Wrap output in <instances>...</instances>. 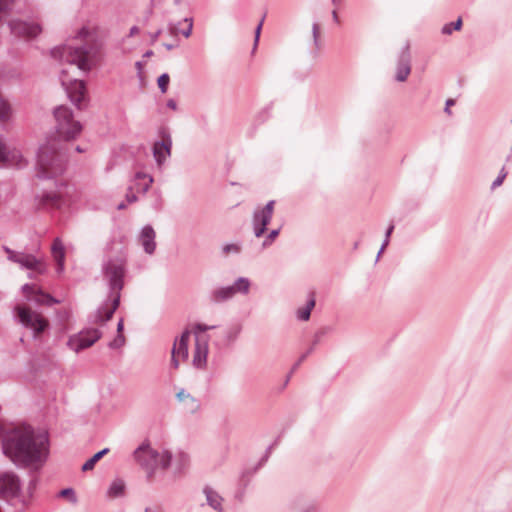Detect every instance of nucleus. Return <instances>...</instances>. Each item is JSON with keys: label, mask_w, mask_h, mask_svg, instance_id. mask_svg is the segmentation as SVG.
Segmentation results:
<instances>
[{"label": "nucleus", "mask_w": 512, "mask_h": 512, "mask_svg": "<svg viewBox=\"0 0 512 512\" xmlns=\"http://www.w3.org/2000/svg\"><path fill=\"white\" fill-rule=\"evenodd\" d=\"M53 114L57 138L49 139L39 147L35 168L38 179H55V191H43L35 196L38 207L47 210L59 209L65 202L67 192L63 189L68 185L63 180H57L65 172L68 162L67 147L63 142L76 139L82 131L81 123L74 119L69 107L58 106Z\"/></svg>", "instance_id": "obj_1"}, {"label": "nucleus", "mask_w": 512, "mask_h": 512, "mask_svg": "<svg viewBox=\"0 0 512 512\" xmlns=\"http://www.w3.org/2000/svg\"><path fill=\"white\" fill-rule=\"evenodd\" d=\"M0 441L3 453L14 462L42 464L48 457V434L36 433L30 426L7 429L0 423Z\"/></svg>", "instance_id": "obj_2"}, {"label": "nucleus", "mask_w": 512, "mask_h": 512, "mask_svg": "<svg viewBox=\"0 0 512 512\" xmlns=\"http://www.w3.org/2000/svg\"><path fill=\"white\" fill-rule=\"evenodd\" d=\"M127 256L121 248L115 257L108 255L107 260L102 265L104 278L108 281L111 293L112 305L108 307L103 305L89 316L90 323L98 324L109 321L120 304V292L124 287V278L126 275Z\"/></svg>", "instance_id": "obj_3"}, {"label": "nucleus", "mask_w": 512, "mask_h": 512, "mask_svg": "<svg viewBox=\"0 0 512 512\" xmlns=\"http://www.w3.org/2000/svg\"><path fill=\"white\" fill-rule=\"evenodd\" d=\"M78 37L83 41L82 44L63 45L51 50V56L60 61L75 64L84 71H90L96 65L99 58V44L89 35L86 28H82Z\"/></svg>", "instance_id": "obj_4"}, {"label": "nucleus", "mask_w": 512, "mask_h": 512, "mask_svg": "<svg viewBox=\"0 0 512 512\" xmlns=\"http://www.w3.org/2000/svg\"><path fill=\"white\" fill-rule=\"evenodd\" d=\"M134 457L137 463L146 471L148 479L154 475L156 470L167 469L172 460V455L169 451L159 453L145 444H142L134 451Z\"/></svg>", "instance_id": "obj_5"}, {"label": "nucleus", "mask_w": 512, "mask_h": 512, "mask_svg": "<svg viewBox=\"0 0 512 512\" xmlns=\"http://www.w3.org/2000/svg\"><path fill=\"white\" fill-rule=\"evenodd\" d=\"M14 311L18 322L23 327L32 330L34 339H37L49 328L48 319L41 313L32 310L29 306L17 305Z\"/></svg>", "instance_id": "obj_6"}, {"label": "nucleus", "mask_w": 512, "mask_h": 512, "mask_svg": "<svg viewBox=\"0 0 512 512\" xmlns=\"http://www.w3.org/2000/svg\"><path fill=\"white\" fill-rule=\"evenodd\" d=\"M250 280L246 277H239L230 286H222L213 289L209 293V301L214 304H220L232 299L237 293L246 295L250 290Z\"/></svg>", "instance_id": "obj_7"}, {"label": "nucleus", "mask_w": 512, "mask_h": 512, "mask_svg": "<svg viewBox=\"0 0 512 512\" xmlns=\"http://www.w3.org/2000/svg\"><path fill=\"white\" fill-rule=\"evenodd\" d=\"M3 249L7 254L8 260L19 264L21 268L33 270L38 274H43L46 271V266L44 263L34 255L24 252H17L7 246H4Z\"/></svg>", "instance_id": "obj_8"}, {"label": "nucleus", "mask_w": 512, "mask_h": 512, "mask_svg": "<svg viewBox=\"0 0 512 512\" xmlns=\"http://www.w3.org/2000/svg\"><path fill=\"white\" fill-rule=\"evenodd\" d=\"M66 72L62 71L60 78L61 84L64 87L70 101L78 108L82 109V103L86 101V85L83 80L73 79L67 80L65 78Z\"/></svg>", "instance_id": "obj_9"}, {"label": "nucleus", "mask_w": 512, "mask_h": 512, "mask_svg": "<svg viewBox=\"0 0 512 512\" xmlns=\"http://www.w3.org/2000/svg\"><path fill=\"white\" fill-rule=\"evenodd\" d=\"M101 338V332L96 328H89L80 331L78 334L69 337L68 347L76 353L89 348Z\"/></svg>", "instance_id": "obj_10"}, {"label": "nucleus", "mask_w": 512, "mask_h": 512, "mask_svg": "<svg viewBox=\"0 0 512 512\" xmlns=\"http://www.w3.org/2000/svg\"><path fill=\"white\" fill-rule=\"evenodd\" d=\"M275 201L270 200L264 207L257 208L253 212L252 224L256 237H261L267 230L274 213Z\"/></svg>", "instance_id": "obj_11"}, {"label": "nucleus", "mask_w": 512, "mask_h": 512, "mask_svg": "<svg viewBox=\"0 0 512 512\" xmlns=\"http://www.w3.org/2000/svg\"><path fill=\"white\" fill-rule=\"evenodd\" d=\"M190 331L185 329L180 337H177L173 343L171 350V366L178 369L180 362L188 359V342L190 339Z\"/></svg>", "instance_id": "obj_12"}, {"label": "nucleus", "mask_w": 512, "mask_h": 512, "mask_svg": "<svg viewBox=\"0 0 512 512\" xmlns=\"http://www.w3.org/2000/svg\"><path fill=\"white\" fill-rule=\"evenodd\" d=\"M20 480L11 472L0 474V499L9 500L18 496Z\"/></svg>", "instance_id": "obj_13"}, {"label": "nucleus", "mask_w": 512, "mask_h": 512, "mask_svg": "<svg viewBox=\"0 0 512 512\" xmlns=\"http://www.w3.org/2000/svg\"><path fill=\"white\" fill-rule=\"evenodd\" d=\"M8 26L11 33L19 38H34L41 32V27L38 24L20 19L10 20Z\"/></svg>", "instance_id": "obj_14"}, {"label": "nucleus", "mask_w": 512, "mask_h": 512, "mask_svg": "<svg viewBox=\"0 0 512 512\" xmlns=\"http://www.w3.org/2000/svg\"><path fill=\"white\" fill-rule=\"evenodd\" d=\"M22 291L28 300L34 301L39 305L52 306L54 304L60 303L59 300L50 294L43 292L34 284H24L22 286Z\"/></svg>", "instance_id": "obj_15"}, {"label": "nucleus", "mask_w": 512, "mask_h": 512, "mask_svg": "<svg viewBox=\"0 0 512 512\" xmlns=\"http://www.w3.org/2000/svg\"><path fill=\"white\" fill-rule=\"evenodd\" d=\"M27 165L26 160L23 158L20 151L13 149L9 150L6 145L0 139V166L10 167L14 166L22 168Z\"/></svg>", "instance_id": "obj_16"}, {"label": "nucleus", "mask_w": 512, "mask_h": 512, "mask_svg": "<svg viewBox=\"0 0 512 512\" xmlns=\"http://www.w3.org/2000/svg\"><path fill=\"white\" fill-rule=\"evenodd\" d=\"M411 73V53L410 44L407 42L402 48L397 61V69L395 79L399 82L407 80Z\"/></svg>", "instance_id": "obj_17"}, {"label": "nucleus", "mask_w": 512, "mask_h": 512, "mask_svg": "<svg viewBox=\"0 0 512 512\" xmlns=\"http://www.w3.org/2000/svg\"><path fill=\"white\" fill-rule=\"evenodd\" d=\"M172 139L170 135L163 134L161 141H156L153 144V156L158 166L163 165L168 157L171 155Z\"/></svg>", "instance_id": "obj_18"}, {"label": "nucleus", "mask_w": 512, "mask_h": 512, "mask_svg": "<svg viewBox=\"0 0 512 512\" xmlns=\"http://www.w3.org/2000/svg\"><path fill=\"white\" fill-rule=\"evenodd\" d=\"M208 352V341L196 336L192 360L193 366L198 369H204L207 365Z\"/></svg>", "instance_id": "obj_19"}, {"label": "nucleus", "mask_w": 512, "mask_h": 512, "mask_svg": "<svg viewBox=\"0 0 512 512\" xmlns=\"http://www.w3.org/2000/svg\"><path fill=\"white\" fill-rule=\"evenodd\" d=\"M156 233L152 226L146 225L142 228L141 234H140V243L144 249V251L152 255L155 252L156 249V242H155Z\"/></svg>", "instance_id": "obj_20"}, {"label": "nucleus", "mask_w": 512, "mask_h": 512, "mask_svg": "<svg viewBox=\"0 0 512 512\" xmlns=\"http://www.w3.org/2000/svg\"><path fill=\"white\" fill-rule=\"evenodd\" d=\"M152 183V176L143 172H137L135 174L132 185L129 187V190H135L137 193L146 194Z\"/></svg>", "instance_id": "obj_21"}, {"label": "nucleus", "mask_w": 512, "mask_h": 512, "mask_svg": "<svg viewBox=\"0 0 512 512\" xmlns=\"http://www.w3.org/2000/svg\"><path fill=\"white\" fill-rule=\"evenodd\" d=\"M176 398L184 404L185 410L189 413H194L200 408V402L184 389L177 393Z\"/></svg>", "instance_id": "obj_22"}, {"label": "nucleus", "mask_w": 512, "mask_h": 512, "mask_svg": "<svg viewBox=\"0 0 512 512\" xmlns=\"http://www.w3.org/2000/svg\"><path fill=\"white\" fill-rule=\"evenodd\" d=\"M203 493L206 496L207 504L217 512H224L222 502L223 498L210 486H205Z\"/></svg>", "instance_id": "obj_23"}, {"label": "nucleus", "mask_w": 512, "mask_h": 512, "mask_svg": "<svg viewBox=\"0 0 512 512\" xmlns=\"http://www.w3.org/2000/svg\"><path fill=\"white\" fill-rule=\"evenodd\" d=\"M241 331H242L241 324L236 323V324L229 326L228 328H226L223 331L222 339L220 340L219 344L222 346H229V345L233 344L239 337Z\"/></svg>", "instance_id": "obj_24"}, {"label": "nucleus", "mask_w": 512, "mask_h": 512, "mask_svg": "<svg viewBox=\"0 0 512 512\" xmlns=\"http://www.w3.org/2000/svg\"><path fill=\"white\" fill-rule=\"evenodd\" d=\"M51 251L57 263V271L60 273L64 269L65 249L62 241L59 238L54 239Z\"/></svg>", "instance_id": "obj_25"}, {"label": "nucleus", "mask_w": 512, "mask_h": 512, "mask_svg": "<svg viewBox=\"0 0 512 512\" xmlns=\"http://www.w3.org/2000/svg\"><path fill=\"white\" fill-rule=\"evenodd\" d=\"M186 24V27L178 30L176 26L170 25V33L173 35H177L178 33H181L185 38H189L192 34L193 30V18L186 17L183 19L182 22H179V24Z\"/></svg>", "instance_id": "obj_26"}, {"label": "nucleus", "mask_w": 512, "mask_h": 512, "mask_svg": "<svg viewBox=\"0 0 512 512\" xmlns=\"http://www.w3.org/2000/svg\"><path fill=\"white\" fill-rule=\"evenodd\" d=\"M315 306V298L314 295L311 294L309 300L306 303V306L298 309L297 317L299 320L307 321L310 318L311 311Z\"/></svg>", "instance_id": "obj_27"}, {"label": "nucleus", "mask_w": 512, "mask_h": 512, "mask_svg": "<svg viewBox=\"0 0 512 512\" xmlns=\"http://www.w3.org/2000/svg\"><path fill=\"white\" fill-rule=\"evenodd\" d=\"M109 452L108 448H104L97 453H95L91 458H89L83 465L82 471H90L94 468L95 464L102 459Z\"/></svg>", "instance_id": "obj_28"}, {"label": "nucleus", "mask_w": 512, "mask_h": 512, "mask_svg": "<svg viewBox=\"0 0 512 512\" xmlns=\"http://www.w3.org/2000/svg\"><path fill=\"white\" fill-rule=\"evenodd\" d=\"M176 472L181 473L189 465V456L184 452H179L175 458Z\"/></svg>", "instance_id": "obj_29"}, {"label": "nucleus", "mask_w": 512, "mask_h": 512, "mask_svg": "<svg viewBox=\"0 0 512 512\" xmlns=\"http://www.w3.org/2000/svg\"><path fill=\"white\" fill-rule=\"evenodd\" d=\"M11 114V107L10 104L0 97V121H5L9 119Z\"/></svg>", "instance_id": "obj_30"}, {"label": "nucleus", "mask_w": 512, "mask_h": 512, "mask_svg": "<svg viewBox=\"0 0 512 512\" xmlns=\"http://www.w3.org/2000/svg\"><path fill=\"white\" fill-rule=\"evenodd\" d=\"M462 27V19L458 18L455 22L447 23L442 28V33L449 35L453 30H460Z\"/></svg>", "instance_id": "obj_31"}, {"label": "nucleus", "mask_w": 512, "mask_h": 512, "mask_svg": "<svg viewBox=\"0 0 512 512\" xmlns=\"http://www.w3.org/2000/svg\"><path fill=\"white\" fill-rule=\"evenodd\" d=\"M124 492V483L122 481H114L109 488V494L118 497Z\"/></svg>", "instance_id": "obj_32"}, {"label": "nucleus", "mask_w": 512, "mask_h": 512, "mask_svg": "<svg viewBox=\"0 0 512 512\" xmlns=\"http://www.w3.org/2000/svg\"><path fill=\"white\" fill-rule=\"evenodd\" d=\"M241 252V245L239 243L225 244L222 247V253L224 255L239 254Z\"/></svg>", "instance_id": "obj_33"}, {"label": "nucleus", "mask_w": 512, "mask_h": 512, "mask_svg": "<svg viewBox=\"0 0 512 512\" xmlns=\"http://www.w3.org/2000/svg\"><path fill=\"white\" fill-rule=\"evenodd\" d=\"M169 82H170V77L167 73H163L158 77L157 84L162 93L167 92Z\"/></svg>", "instance_id": "obj_34"}, {"label": "nucleus", "mask_w": 512, "mask_h": 512, "mask_svg": "<svg viewBox=\"0 0 512 512\" xmlns=\"http://www.w3.org/2000/svg\"><path fill=\"white\" fill-rule=\"evenodd\" d=\"M59 496L63 498H67L71 503H77V496L75 491L72 488H65L59 492Z\"/></svg>", "instance_id": "obj_35"}, {"label": "nucleus", "mask_w": 512, "mask_h": 512, "mask_svg": "<svg viewBox=\"0 0 512 512\" xmlns=\"http://www.w3.org/2000/svg\"><path fill=\"white\" fill-rule=\"evenodd\" d=\"M394 230V224H390L389 227L387 228L386 230V233H385V239L382 243V246L377 254V260L379 259L380 255L383 253V251L385 250V248L388 246L389 244V239H390V236L392 234Z\"/></svg>", "instance_id": "obj_36"}, {"label": "nucleus", "mask_w": 512, "mask_h": 512, "mask_svg": "<svg viewBox=\"0 0 512 512\" xmlns=\"http://www.w3.org/2000/svg\"><path fill=\"white\" fill-rule=\"evenodd\" d=\"M507 171L505 169V167H502V169L500 170L499 172V175L497 176V178L493 181L492 185H491V189L494 190L496 189L497 187L501 186L503 181L505 180V178L507 177Z\"/></svg>", "instance_id": "obj_37"}, {"label": "nucleus", "mask_w": 512, "mask_h": 512, "mask_svg": "<svg viewBox=\"0 0 512 512\" xmlns=\"http://www.w3.org/2000/svg\"><path fill=\"white\" fill-rule=\"evenodd\" d=\"M312 36L313 42L317 49L320 48V25L318 23H313L312 25Z\"/></svg>", "instance_id": "obj_38"}, {"label": "nucleus", "mask_w": 512, "mask_h": 512, "mask_svg": "<svg viewBox=\"0 0 512 512\" xmlns=\"http://www.w3.org/2000/svg\"><path fill=\"white\" fill-rule=\"evenodd\" d=\"M279 232H280V228L271 230L270 233L265 238V240L263 241L262 246L264 248L270 246L273 243V241L277 238V236L279 235Z\"/></svg>", "instance_id": "obj_39"}, {"label": "nucleus", "mask_w": 512, "mask_h": 512, "mask_svg": "<svg viewBox=\"0 0 512 512\" xmlns=\"http://www.w3.org/2000/svg\"><path fill=\"white\" fill-rule=\"evenodd\" d=\"M125 343V337L123 334H117L113 341L109 343V347L112 349L120 348Z\"/></svg>", "instance_id": "obj_40"}, {"label": "nucleus", "mask_w": 512, "mask_h": 512, "mask_svg": "<svg viewBox=\"0 0 512 512\" xmlns=\"http://www.w3.org/2000/svg\"><path fill=\"white\" fill-rule=\"evenodd\" d=\"M328 332H329V328H327V327H324V328H321L320 330H318L314 335L312 345L315 347L317 344H319L322 337H324Z\"/></svg>", "instance_id": "obj_41"}, {"label": "nucleus", "mask_w": 512, "mask_h": 512, "mask_svg": "<svg viewBox=\"0 0 512 512\" xmlns=\"http://www.w3.org/2000/svg\"><path fill=\"white\" fill-rule=\"evenodd\" d=\"M308 357V353H303L299 359L295 362V364L292 366L291 371L287 377L286 382L289 381L290 376L299 368V366L302 364V362Z\"/></svg>", "instance_id": "obj_42"}, {"label": "nucleus", "mask_w": 512, "mask_h": 512, "mask_svg": "<svg viewBox=\"0 0 512 512\" xmlns=\"http://www.w3.org/2000/svg\"><path fill=\"white\" fill-rule=\"evenodd\" d=\"M263 22H264V17L261 19V21L259 22V24L257 25V27L255 29L253 52L257 48V45H258V42H259V38H260V34H261V30H262V26H263Z\"/></svg>", "instance_id": "obj_43"}, {"label": "nucleus", "mask_w": 512, "mask_h": 512, "mask_svg": "<svg viewBox=\"0 0 512 512\" xmlns=\"http://www.w3.org/2000/svg\"><path fill=\"white\" fill-rule=\"evenodd\" d=\"M214 328H216V326H209L203 323H197L194 326V331L195 333H203Z\"/></svg>", "instance_id": "obj_44"}, {"label": "nucleus", "mask_w": 512, "mask_h": 512, "mask_svg": "<svg viewBox=\"0 0 512 512\" xmlns=\"http://www.w3.org/2000/svg\"><path fill=\"white\" fill-rule=\"evenodd\" d=\"M15 0H0V13L11 10V6Z\"/></svg>", "instance_id": "obj_45"}, {"label": "nucleus", "mask_w": 512, "mask_h": 512, "mask_svg": "<svg viewBox=\"0 0 512 512\" xmlns=\"http://www.w3.org/2000/svg\"><path fill=\"white\" fill-rule=\"evenodd\" d=\"M126 199L129 203H134L137 201V196L136 194L134 193V190H129L128 189V192L126 194Z\"/></svg>", "instance_id": "obj_46"}, {"label": "nucleus", "mask_w": 512, "mask_h": 512, "mask_svg": "<svg viewBox=\"0 0 512 512\" xmlns=\"http://www.w3.org/2000/svg\"><path fill=\"white\" fill-rule=\"evenodd\" d=\"M162 33V30L161 29H158L156 32L150 34V37H151V42L154 43L157 41L158 37L161 35Z\"/></svg>", "instance_id": "obj_47"}, {"label": "nucleus", "mask_w": 512, "mask_h": 512, "mask_svg": "<svg viewBox=\"0 0 512 512\" xmlns=\"http://www.w3.org/2000/svg\"><path fill=\"white\" fill-rule=\"evenodd\" d=\"M454 104H455V101H454L453 99H448V100L446 101L445 112H446V113H448V114H450V113H451L450 108H451V106H452V105H454Z\"/></svg>", "instance_id": "obj_48"}, {"label": "nucleus", "mask_w": 512, "mask_h": 512, "mask_svg": "<svg viewBox=\"0 0 512 512\" xmlns=\"http://www.w3.org/2000/svg\"><path fill=\"white\" fill-rule=\"evenodd\" d=\"M167 107L172 109V110H176L177 109V103L174 99H169L167 101Z\"/></svg>", "instance_id": "obj_49"}, {"label": "nucleus", "mask_w": 512, "mask_h": 512, "mask_svg": "<svg viewBox=\"0 0 512 512\" xmlns=\"http://www.w3.org/2000/svg\"><path fill=\"white\" fill-rule=\"evenodd\" d=\"M123 328H124V322H123V319H120L117 324V334H122Z\"/></svg>", "instance_id": "obj_50"}, {"label": "nucleus", "mask_w": 512, "mask_h": 512, "mask_svg": "<svg viewBox=\"0 0 512 512\" xmlns=\"http://www.w3.org/2000/svg\"><path fill=\"white\" fill-rule=\"evenodd\" d=\"M139 33V28L137 26H133L130 28L129 36L132 37Z\"/></svg>", "instance_id": "obj_51"}, {"label": "nucleus", "mask_w": 512, "mask_h": 512, "mask_svg": "<svg viewBox=\"0 0 512 512\" xmlns=\"http://www.w3.org/2000/svg\"><path fill=\"white\" fill-rule=\"evenodd\" d=\"M302 512H316V506L314 504H310L304 511Z\"/></svg>", "instance_id": "obj_52"}, {"label": "nucleus", "mask_w": 512, "mask_h": 512, "mask_svg": "<svg viewBox=\"0 0 512 512\" xmlns=\"http://www.w3.org/2000/svg\"><path fill=\"white\" fill-rule=\"evenodd\" d=\"M135 65H136V68H137V70H138V73H139V74H141V72H142V67H143V66H142V63H141L140 61H138V62H136V64H135Z\"/></svg>", "instance_id": "obj_53"}, {"label": "nucleus", "mask_w": 512, "mask_h": 512, "mask_svg": "<svg viewBox=\"0 0 512 512\" xmlns=\"http://www.w3.org/2000/svg\"><path fill=\"white\" fill-rule=\"evenodd\" d=\"M332 16H333V19H334V21H335V22H338V21H339L338 14H337L336 10H334V11L332 12Z\"/></svg>", "instance_id": "obj_54"}, {"label": "nucleus", "mask_w": 512, "mask_h": 512, "mask_svg": "<svg viewBox=\"0 0 512 512\" xmlns=\"http://www.w3.org/2000/svg\"><path fill=\"white\" fill-rule=\"evenodd\" d=\"M164 47H165L167 50H172V49H174L175 45L165 43V44H164Z\"/></svg>", "instance_id": "obj_55"}, {"label": "nucleus", "mask_w": 512, "mask_h": 512, "mask_svg": "<svg viewBox=\"0 0 512 512\" xmlns=\"http://www.w3.org/2000/svg\"><path fill=\"white\" fill-rule=\"evenodd\" d=\"M152 55H153V51L148 50V51L145 52L144 57H150Z\"/></svg>", "instance_id": "obj_56"}, {"label": "nucleus", "mask_w": 512, "mask_h": 512, "mask_svg": "<svg viewBox=\"0 0 512 512\" xmlns=\"http://www.w3.org/2000/svg\"><path fill=\"white\" fill-rule=\"evenodd\" d=\"M314 348L315 347L313 345H311V347L308 348V350L305 353H308V356H309L314 351Z\"/></svg>", "instance_id": "obj_57"}, {"label": "nucleus", "mask_w": 512, "mask_h": 512, "mask_svg": "<svg viewBox=\"0 0 512 512\" xmlns=\"http://www.w3.org/2000/svg\"><path fill=\"white\" fill-rule=\"evenodd\" d=\"M113 245H114V242H111V243L107 246L106 250H107V252H108V253L112 250Z\"/></svg>", "instance_id": "obj_58"}, {"label": "nucleus", "mask_w": 512, "mask_h": 512, "mask_svg": "<svg viewBox=\"0 0 512 512\" xmlns=\"http://www.w3.org/2000/svg\"><path fill=\"white\" fill-rule=\"evenodd\" d=\"M125 207H126V205H125V203H123V202H122V203H120V204L117 206V208H118L119 210H122V209H124Z\"/></svg>", "instance_id": "obj_59"}, {"label": "nucleus", "mask_w": 512, "mask_h": 512, "mask_svg": "<svg viewBox=\"0 0 512 512\" xmlns=\"http://www.w3.org/2000/svg\"><path fill=\"white\" fill-rule=\"evenodd\" d=\"M75 150L79 153L83 152V149L80 146H76Z\"/></svg>", "instance_id": "obj_60"}, {"label": "nucleus", "mask_w": 512, "mask_h": 512, "mask_svg": "<svg viewBox=\"0 0 512 512\" xmlns=\"http://www.w3.org/2000/svg\"><path fill=\"white\" fill-rule=\"evenodd\" d=\"M358 246H359V242H355V243H354V246H353V249H357V248H358Z\"/></svg>", "instance_id": "obj_61"}, {"label": "nucleus", "mask_w": 512, "mask_h": 512, "mask_svg": "<svg viewBox=\"0 0 512 512\" xmlns=\"http://www.w3.org/2000/svg\"><path fill=\"white\" fill-rule=\"evenodd\" d=\"M271 448H272L271 446H270V447H268V450H267V452H266V457H265V459L268 457V454L270 453Z\"/></svg>", "instance_id": "obj_62"}, {"label": "nucleus", "mask_w": 512, "mask_h": 512, "mask_svg": "<svg viewBox=\"0 0 512 512\" xmlns=\"http://www.w3.org/2000/svg\"><path fill=\"white\" fill-rule=\"evenodd\" d=\"M175 4H179L181 0H174Z\"/></svg>", "instance_id": "obj_63"}, {"label": "nucleus", "mask_w": 512, "mask_h": 512, "mask_svg": "<svg viewBox=\"0 0 512 512\" xmlns=\"http://www.w3.org/2000/svg\"><path fill=\"white\" fill-rule=\"evenodd\" d=\"M334 5H337V0H332Z\"/></svg>", "instance_id": "obj_64"}]
</instances>
